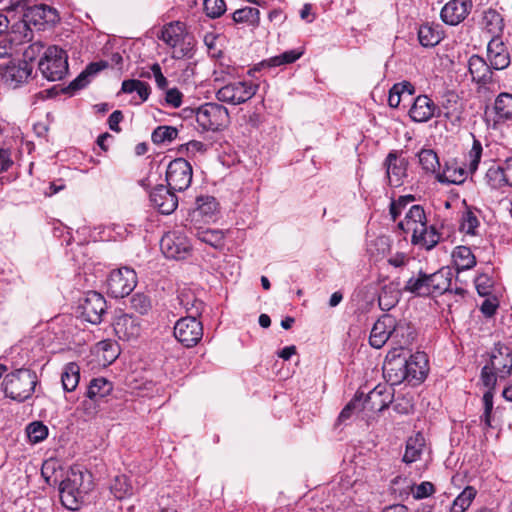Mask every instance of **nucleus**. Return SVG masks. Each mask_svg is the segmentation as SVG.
I'll use <instances>...</instances> for the list:
<instances>
[{
	"instance_id": "37998d69",
	"label": "nucleus",
	"mask_w": 512,
	"mask_h": 512,
	"mask_svg": "<svg viewBox=\"0 0 512 512\" xmlns=\"http://www.w3.org/2000/svg\"><path fill=\"white\" fill-rule=\"evenodd\" d=\"M121 92L131 94L133 92H136L138 96L140 97L141 101L144 102L148 99L150 95V86L148 83L130 79V80H124L122 82L121 86Z\"/></svg>"
},
{
	"instance_id": "4be33fe9",
	"label": "nucleus",
	"mask_w": 512,
	"mask_h": 512,
	"mask_svg": "<svg viewBox=\"0 0 512 512\" xmlns=\"http://www.w3.org/2000/svg\"><path fill=\"white\" fill-rule=\"evenodd\" d=\"M487 57L495 70H503L510 64V55L501 38L492 37L487 46Z\"/></svg>"
},
{
	"instance_id": "ddd939ff",
	"label": "nucleus",
	"mask_w": 512,
	"mask_h": 512,
	"mask_svg": "<svg viewBox=\"0 0 512 512\" xmlns=\"http://www.w3.org/2000/svg\"><path fill=\"white\" fill-rule=\"evenodd\" d=\"M406 365L407 356L400 352L399 349L394 348L388 352L383 365V373L386 380L392 386L407 381Z\"/></svg>"
},
{
	"instance_id": "5fc2aeb1",
	"label": "nucleus",
	"mask_w": 512,
	"mask_h": 512,
	"mask_svg": "<svg viewBox=\"0 0 512 512\" xmlns=\"http://www.w3.org/2000/svg\"><path fill=\"white\" fill-rule=\"evenodd\" d=\"M198 238L204 243L211 245L212 247H219L223 244L224 235L218 230H205L198 232Z\"/></svg>"
},
{
	"instance_id": "bb28decb",
	"label": "nucleus",
	"mask_w": 512,
	"mask_h": 512,
	"mask_svg": "<svg viewBox=\"0 0 512 512\" xmlns=\"http://www.w3.org/2000/svg\"><path fill=\"white\" fill-rule=\"evenodd\" d=\"M491 65L489 66L486 61L478 56L472 55L468 61L469 73L472 80L479 85H486L492 81Z\"/></svg>"
},
{
	"instance_id": "de8ad7c7",
	"label": "nucleus",
	"mask_w": 512,
	"mask_h": 512,
	"mask_svg": "<svg viewBox=\"0 0 512 512\" xmlns=\"http://www.w3.org/2000/svg\"><path fill=\"white\" fill-rule=\"evenodd\" d=\"M480 222L477 216L471 210H466L461 216L460 230L461 232L475 236L478 234L477 229Z\"/></svg>"
},
{
	"instance_id": "4c0bfd02",
	"label": "nucleus",
	"mask_w": 512,
	"mask_h": 512,
	"mask_svg": "<svg viewBox=\"0 0 512 512\" xmlns=\"http://www.w3.org/2000/svg\"><path fill=\"white\" fill-rule=\"evenodd\" d=\"M112 389V383L105 378H95L90 382L87 389V396L90 400L97 401L98 399L109 395Z\"/></svg>"
},
{
	"instance_id": "aec40b11",
	"label": "nucleus",
	"mask_w": 512,
	"mask_h": 512,
	"mask_svg": "<svg viewBox=\"0 0 512 512\" xmlns=\"http://www.w3.org/2000/svg\"><path fill=\"white\" fill-rule=\"evenodd\" d=\"M164 185L156 186L150 193V201L162 214H170L178 206L177 196Z\"/></svg>"
},
{
	"instance_id": "dca6fc26",
	"label": "nucleus",
	"mask_w": 512,
	"mask_h": 512,
	"mask_svg": "<svg viewBox=\"0 0 512 512\" xmlns=\"http://www.w3.org/2000/svg\"><path fill=\"white\" fill-rule=\"evenodd\" d=\"M106 308L107 306L104 297L96 291L87 292L83 302L80 304L83 318L92 324H98L101 322Z\"/></svg>"
},
{
	"instance_id": "7c9ffc66",
	"label": "nucleus",
	"mask_w": 512,
	"mask_h": 512,
	"mask_svg": "<svg viewBox=\"0 0 512 512\" xmlns=\"http://www.w3.org/2000/svg\"><path fill=\"white\" fill-rule=\"evenodd\" d=\"M443 37V32L438 25L426 23L420 26L418 30V39L423 47H433L437 45Z\"/></svg>"
},
{
	"instance_id": "423d86ee",
	"label": "nucleus",
	"mask_w": 512,
	"mask_h": 512,
	"mask_svg": "<svg viewBox=\"0 0 512 512\" xmlns=\"http://www.w3.org/2000/svg\"><path fill=\"white\" fill-rule=\"evenodd\" d=\"M39 70L44 78L49 81L62 80L68 73V56L58 46L48 47L41 60Z\"/></svg>"
},
{
	"instance_id": "09e8293b",
	"label": "nucleus",
	"mask_w": 512,
	"mask_h": 512,
	"mask_svg": "<svg viewBox=\"0 0 512 512\" xmlns=\"http://www.w3.org/2000/svg\"><path fill=\"white\" fill-rule=\"evenodd\" d=\"M304 53L303 49H293L289 51H285L284 53L272 57L267 61V64L269 66H280L283 64H290L294 63L296 60H298Z\"/></svg>"
},
{
	"instance_id": "1a4fd4ad",
	"label": "nucleus",
	"mask_w": 512,
	"mask_h": 512,
	"mask_svg": "<svg viewBox=\"0 0 512 512\" xmlns=\"http://www.w3.org/2000/svg\"><path fill=\"white\" fill-rule=\"evenodd\" d=\"M258 86L252 82L238 81L224 85L216 92L220 102L239 105L250 100L257 92Z\"/></svg>"
},
{
	"instance_id": "f03ea898",
	"label": "nucleus",
	"mask_w": 512,
	"mask_h": 512,
	"mask_svg": "<svg viewBox=\"0 0 512 512\" xmlns=\"http://www.w3.org/2000/svg\"><path fill=\"white\" fill-rule=\"evenodd\" d=\"M158 37L170 49L173 59L179 60L193 57L196 39L187 29L185 23L173 21L165 24Z\"/></svg>"
},
{
	"instance_id": "a878e982",
	"label": "nucleus",
	"mask_w": 512,
	"mask_h": 512,
	"mask_svg": "<svg viewBox=\"0 0 512 512\" xmlns=\"http://www.w3.org/2000/svg\"><path fill=\"white\" fill-rule=\"evenodd\" d=\"M436 109V105L428 96L419 95L409 110V116L414 122H427L435 116Z\"/></svg>"
},
{
	"instance_id": "338daca9",
	"label": "nucleus",
	"mask_w": 512,
	"mask_h": 512,
	"mask_svg": "<svg viewBox=\"0 0 512 512\" xmlns=\"http://www.w3.org/2000/svg\"><path fill=\"white\" fill-rule=\"evenodd\" d=\"M182 97V93L177 88H172L167 90L165 100L167 104L178 108L182 104Z\"/></svg>"
},
{
	"instance_id": "4d7b16f0",
	"label": "nucleus",
	"mask_w": 512,
	"mask_h": 512,
	"mask_svg": "<svg viewBox=\"0 0 512 512\" xmlns=\"http://www.w3.org/2000/svg\"><path fill=\"white\" fill-rule=\"evenodd\" d=\"M204 10L208 17L218 18L226 11L224 0H204Z\"/></svg>"
},
{
	"instance_id": "680f3d73",
	"label": "nucleus",
	"mask_w": 512,
	"mask_h": 512,
	"mask_svg": "<svg viewBox=\"0 0 512 512\" xmlns=\"http://www.w3.org/2000/svg\"><path fill=\"white\" fill-rule=\"evenodd\" d=\"M411 491L415 499H423L431 496L435 492V487L431 482L424 481L412 486Z\"/></svg>"
},
{
	"instance_id": "cd10ccee",
	"label": "nucleus",
	"mask_w": 512,
	"mask_h": 512,
	"mask_svg": "<svg viewBox=\"0 0 512 512\" xmlns=\"http://www.w3.org/2000/svg\"><path fill=\"white\" fill-rule=\"evenodd\" d=\"M403 290L416 296L426 297L432 295L429 274L420 271L406 282Z\"/></svg>"
},
{
	"instance_id": "f257e3e1",
	"label": "nucleus",
	"mask_w": 512,
	"mask_h": 512,
	"mask_svg": "<svg viewBox=\"0 0 512 512\" xmlns=\"http://www.w3.org/2000/svg\"><path fill=\"white\" fill-rule=\"evenodd\" d=\"M398 227L406 233L411 232V242L427 250L434 248L440 240L435 227L427 225L426 214L421 205H412L406 212L404 220L398 223Z\"/></svg>"
},
{
	"instance_id": "c9c22d12",
	"label": "nucleus",
	"mask_w": 512,
	"mask_h": 512,
	"mask_svg": "<svg viewBox=\"0 0 512 512\" xmlns=\"http://www.w3.org/2000/svg\"><path fill=\"white\" fill-rule=\"evenodd\" d=\"M432 295L443 294L449 290L451 285V273L447 270L440 269L435 273L429 274Z\"/></svg>"
},
{
	"instance_id": "473e14b6",
	"label": "nucleus",
	"mask_w": 512,
	"mask_h": 512,
	"mask_svg": "<svg viewBox=\"0 0 512 512\" xmlns=\"http://www.w3.org/2000/svg\"><path fill=\"white\" fill-rule=\"evenodd\" d=\"M482 27L492 37H499L504 28L503 18L500 13L494 9H488L483 13Z\"/></svg>"
},
{
	"instance_id": "b1692460",
	"label": "nucleus",
	"mask_w": 512,
	"mask_h": 512,
	"mask_svg": "<svg viewBox=\"0 0 512 512\" xmlns=\"http://www.w3.org/2000/svg\"><path fill=\"white\" fill-rule=\"evenodd\" d=\"M428 372V358L424 352H416L407 357L406 378L408 382H422Z\"/></svg>"
},
{
	"instance_id": "79ce46f5",
	"label": "nucleus",
	"mask_w": 512,
	"mask_h": 512,
	"mask_svg": "<svg viewBox=\"0 0 512 512\" xmlns=\"http://www.w3.org/2000/svg\"><path fill=\"white\" fill-rule=\"evenodd\" d=\"M424 446V438L421 434L408 439L403 461L406 463L415 462L421 455Z\"/></svg>"
},
{
	"instance_id": "052dcab7",
	"label": "nucleus",
	"mask_w": 512,
	"mask_h": 512,
	"mask_svg": "<svg viewBox=\"0 0 512 512\" xmlns=\"http://www.w3.org/2000/svg\"><path fill=\"white\" fill-rule=\"evenodd\" d=\"M0 4L3 10L19 13L21 16L29 8L28 0H0Z\"/></svg>"
},
{
	"instance_id": "a18cd8bd",
	"label": "nucleus",
	"mask_w": 512,
	"mask_h": 512,
	"mask_svg": "<svg viewBox=\"0 0 512 512\" xmlns=\"http://www.w3.org/2000/svg\"><path fill=\"white\" fill-rule=\"evenodd\" d=\"M111 493L121 500L133 494V487L125 475L116 476L110 486Z\"/></svg>"
},
{
	"instance_id": "2f4dec72",
	"label": "nucleus",
	"mask_w": 512,
	"mask_h": 512,
	"mask_svg": "<svg viewBox=\"0 0 512 512\" xmlns=\"http://www.w3.org/2000/svg\"><path fill=\"white\" fill-rule=\"evenodd\" d=\"M452 258L457 271L472 269L476 265V257L466 246H457L452 252Z\"/></svg>"
},
{
	"instance_id": "e433bc0d",
	"label": "nucleus",
	"mask_w": 512,
	"mask_h": 512,
	"mask_svg": "<svg viewBox=\"0 0 512 512\" xmlns=\"http://www.w3.org/2000/svg\"><path fill=\"white\" fill-rule=\"evenodd\" d=\"M497 122L512 120V95L501 93L497 96L494 104Z\"/></svg>"
},
{
	"instance_id": "8fccbe9b",
	"label": "nucleus",
	"mask_w": 512,
	"mask_h": 512,
	"mask_svg": "<svg viewBox=\"0 0 512 512\" xmlns=\"http://www.w3.org/2000/svg\"><path fill=\"white\" fill-rule=\"evenodd\" d=\"M26 433L30 442L39 443L47 438L48 427L40 421H35L27 426Z\"/></svg>"
},
{
	"instance_id": "13d9d810",
	"label": "nucleus",
	"mask_w": 512,
	"mask_h": 512,
	"mask_svg": "<svg viewBox=\"0 0 512 512\" xmlns=\"http://www.w3.org/2000/svg\"><path fill=\"white\" fill-rule=\"evenodd\" d=\"M482 156V145L479 140H473L472 148L468 154V169L471 173L475 172L480 163V159Z\"/></svg>"
},
{
	"instance_id": "a19ab883",
	"label": "nucleus",
	"mask_w": 512,
	"mask_h": 512,
	"mask_svg": "<svg viewBox=\"0 0 512 512\" xmlns=\"http://www.w3.org/2000/svg\"><path fill=\"white\" fill-rule=\"evenodd\" d=\"M476 489L467 486L453 501L450 512H465L476 496Z\"/></svg>"
},
{
	"instance_id": "f704fd0d",
	"label": "nucleus",
	"mask_w": 512,
	"mask_h": 512,
	"mask_svg": "<svg viewBox=\"0 0 512 512\" xmlns=\"http://www.w3.org/2000/svg\"><path fill=\"white\" fill-rule=\"evenodd\" d=\"M80 379V368L74 363L70 362L64 366L61 381L63 389L67 392H71L76 389Z\"/></svg>"
},
{
	"instance_id": "58836bf2",
	"label": "nucleus",
	"mask_w": 512,
	"mask_h": 512,
	"mask_svg": "<svg viewBox=\"0 0 512 512\" xmlns=\"http://www.w3.org/2000/svg\"><path fill=\"white\" fill-rule=\"evenodd\" d=\"M180 305L186 310L189 316H193L197 319L200 316L204 304L201 300L197 299L192 292L183 291L179 297Z\"/></svg>"
},
{
	"instance_id": "f3484780",
	"label": "nucleus",
	"mask_w": 512,
	"mask_h": 512,
	"mask_svg": "<svg viewBox=\"0 0 512 512\" xmlns=\"http://www.w3.org/2000/svg\"><path fill=\"white\" fill-rule=\"evenodd\" d=\"M33 72L32 65L26 61L11 62L2 72V80L10 88H17L26 83Z\"/></svg>"
},
{
	"instance_id": "4468645a",
	"label": "nucleus",
	"mask_w": 512,
	"mask_h": 512,
	"mask_svg": "<svg viewBox=\"0 0 512 512\" xmlns=\"http://www.w3.org/2000/svg\"><path fill=\"white\" fill-rule=\"evenodd\" d=\"M57 11L47 5L41 4L29 7L22 16V22L25 27L31 29V26L37 29H43L46 24H54L58 21Z\"/></svg>"
},
{
	"instance_id": "a211bd4d",
	"label": "nucleus",
	"mask_w": 512,
	"mask_h": 512,
	"mask_svg": "<svg viewBox=\"0 0 512 512\" xmlns=\"http://www.w3.org/2000/svg\"><path fill=\"white\" fill-rule=\"evenodd\" d=\"M472 0H450L441 9L440 17L448 25H458L471 12Z\"/></svg>"
},
{
	"instance_id": "774afa93",
	"label": "nucleus",
	"mask_w": 512,
	"mask_h": 512,
	"mask_svg": "<svg viewBox=\"0 0 512 512\" xmlns=\"http://www.w3.org/2000/svg\"><path fill=\"white\" fill-rule=\"evenodd\" d=\"M497 307L498 304L495 299H485L480 310L485 316L491 317L495 314Z\"/></svg>"
},
{
	"instance_id": "e2e57ef3",
	"label": "nucleus",
	"mask_w": 512,
	"mask_h": 512,
	"mask_svg": "<svg viewBox=\"0 0 512 512\" xmlns=\"http://www.w3.org/2000/svg\"><path fill=\"white\" fill-rule=\"evenodd\" d=\"M475 287L479 295L487 296L492 288V280L486 274H481L475 279Z\"/></svg>"
},
{
	"instance_id": "39448f33",
	"label": "nucleus",
	"mask_w": 512,
	"mask_h": 512,
	"mask_svg": "<svg viewBox=\"0 0 512 512\" xmlns=\"http://www.w3.org/2000/svg\"><path fill=\"white\" fill-rule=\"evenodd\" d=\"M37 376L28 369L16 370L4 378V393L7 397L22 402L34 392Z\"/></svg>"
},
{
	"instance_id": "603ef678",
	"label": "nucleus",
	"mask_w": 512,
	"mask_h": 512,
	"mask_svg": "<svg viewBox=\"0 0 512 512\" xmlns=\"http://www.w3.org/2000/svg\"><path fill=\"white\" fill-rule=\"evenodd\" d=\"M361 396L356 394L355 397L340 412L337 424H343L351 418L355 411L361 409Z\"/></svg>"
},
{
	"instance_id": "69168bd1",
	"label": "nucleus",
	"mask_w": 512,
	"mask_h": 512,
	"mask_svg": "<svg viewBox=\"0 0 512 512\" xmlns=\"http://www.w3.org/2000/svg\"><path fill=\"white\" fill-rule=\"evenodd\" d=\"M403 87H405V85H393L390 89L388 96V104L390 107L397 108L399 106L400 102L404 98L403 95L399 92L402 91Z\"/></svg>"
},
{
	"instance_id": "6ab92c4d",
	"label": "nucleus",
	"mask_w": 512,
	"mask_h": 512,
	"mask_svg": "<svg viewBox=\"0 0 512 512\" xmlns=\"http://www.w3.org/2000/svg\"><path fill=\"white\" fill-rule=\"evenodd\" d=\"M393 400V390L386 384H378L365 397L362 408L370 411L381 412L389 406Z\"/></svg>"
},
{
	"instance_id": "c85d7f7f",
	"label": "nucleus",
	"mask_w": 512,
	"mask_h": 512,
	"mask_svg": "<svg viewBox=\"0 0 512 512\" xmlns=\"http://www.w3.org/2000/svg\"><path fill=\"white\" fill-rule=\"evenodd\" d=\"M392 330L391 341L399 346L398 349L400 352H402L404 347L409 346L415 338V332L413 328L406 322L396 323L394 317Z\"/></svg>"
},
{
	"instance_id": "c03bdc74",
	"label": "nucleus",
	"mask_w": 512,
	"mask_h": 512,
	"mask_svg": "<svg viewBox=\"0 0 512 512\" xmlns=\"http://www.w3.org/2000/svg\"><path fill=\"white\" fill-rule=\"evenodd\" d=\"M419 164L427 173H438L440 162L437 154L431 149H422L419 154Z\"/></svg>"
},
{
	"instance_id": "bf43d9fd",
	"label": "nucleus",
	"mask_w": 512,
	"mask_h": 512,
	"mask_svg": "<svg viewBox=\"0 0 512 512\" xmlns=\"http://www.w3.org/2000/svg\"><path fill=\"white\" fill-rule=\"evenodd\" d=\"M493 389L489 388L483 395L484 413L481 417V421L484 422L487 428L491 427V413L493 410Z\"/></svg>"
},
{
	"instance_id": "3c124183",
	"label": "nucleus",
	"mask_w": 512,
	"mask_h": 512,
	"mask_svg": "<svg viewBox=\"0 0 512 512\" xmlns=\"http://www.w3.org/2000/svg\"><path fill=\"white\" fill-rule=\"evenodd\" d=\"M178 130L173 126H159L152 133V141L155 144L171 142L176 139Z\"/></svg>"
},
{
	"instance_id": "0eeeda50",
	"label": "nucleus",
	"mask_w": 512,
	"mask_h": 512,
	"mask_svg": "<svg viewBox=\"0 0 512 512\" xmlns=\"http://www.w3.org/2000/svg\"><path fill=\"white\" fill-rule=\"evenodd\" d=\"M196 121L203 130L218 131L229 123L228 110L221 104L209 102L195 111Z\"/></svg>"
},
{
	"instance_id": "c756f323",
	"label": "nucleus",
	"mask_w": 512,
	"mask_h": 512,
	"mask_svg": "<svg viewBox=\"0 0 512 512\" xmlns=\"http://www.w3.org/2000/svg\"><path fill=\"white\" fill-rule=\"evenodd\" d=\"M436 179L443 184H461L466 179V171L455 161L448 162L442 171H438Z\"/></svg>"
},
{
	"instance_id": "2eb2a0df",
	"label": "nucleus",
	"mask_w": 512,
	"mask_h": 512,
	"mask_svg": "<svg viewBox=\"0 0 512 512\" xmlns=\"http://www.w3.org/2000/svg\"><path fill=\"white\" fill-rule=\"evenodd\" d=\"M112 326L116 336L123 341L137 339L142 331L139 318L122 312L115 315Z\"/></svg>"
},
{
	"instance_id": "6e6552de",
	"label": "nucleus",
	"mask_w": 512,
	"mask_h": 512,
	"mask_svg": "<svg viewBox=\"0 0 512 512\" xmlns=\"http://www.w3.org/2000/svg\"><path fill=\"white\" fill-rule=\"evenodd\" d=\"M136 285V272L129 267H121L113 270L107 280L108 292L114 298L128 296Z\"/></svg>"
},
{
	"instance_id": "6e6d98bb",
	"label": "nucleus",
	"mask_w": 512,
	"mask_h": 512,
	"mask_svg": "<svg viewBox=\"0 0 512 512\" xmlns=\"http://www.w3.org/2000/svg\"><path fill=\"white\" fill-rule=\"evenodd\" d=\"M415 200L412 195L400 196L397 200H394L390 204V214L395 221L401 213L405 210V208L411 204Z\"/></svg>"
},
{
	"instance_id": "9b49d317",
	"label": "nucleus",
	"mask_w": 512,
	"mask_h": 512,
	"mask_svg": "<svg viewBox=\"0 0 512 512\" xmlns=\"http://www.w3.org/2000/svg\"><path fill=\"white\" fill-rule=\"evenodd\" d=\"M175 338L185 347L195 346L203 337V326L193 316L180 318L174 326Z\"/></svg>"
},
{
	"instance_id": "20e7f679",
	"label": "nucleus",
	"mask_w": 512,
	"mask_h": 512,
	"mask_svg": "<svg viewBox=\"0 0 512 512\" xmlns=\"http://www.w3.org/2000/svg\"><path fill=\"white\" fill-rule=\"evenodd\" d=\"M512 372V348L498 343L490 354V361L482 368L481 379L487 388H495L497 380L507 378Z\"/></svg>"
},
{
	"instance_id": "72a5a7b5",
	"label": "nucleus",
	"mask_w": 512,
	"mask_h": 512,
	"mask_svg": "<svg viewBox=\"0 0 512 512\" xmlns=\"http://www.w3.org/2000/svg\"><path fill=\"white\" fill-rule=\"evenodd\" d=\"M107 66L108 63L105 61L90 63L86 69L82 71L80 75L70 83L69 89L78 90L85 87L90 82L91 77L95 76L98 72L105 69Z\"/></svg>"
},
{
	"instance_id": "9d476101",
	"label": "nucleus",
	"mask_w": 512,
	"mask_h": 512,
	"mask_svg": "<svg viewBox=\"0 0 512 512\" xmlns=\"http://www.w3.org/2000/svg\"><path fill=\"white\" fill-rule=\"evenodd\" d=\"M166 181L170 189L174 191L186 190L192 181V167L183 158L171 161L166 170Z\"/></svg>"
},
{
	"instance_id": "7ed1b4c3",
	"label": "nucleus",
	"mask_w": 512,
	"mask_h": 512,
	"mask_svg": "<svg viewBox=\"0 0 512 512\" xmlns=\"http://www.w3.org/2000/svg\"><path fill=\"white\" fill-rule=\"evenodd\" d=\"M92 488L91 475L71 469L59 486L60 500L69 510H77Z\"/></svg>"
},
{
	"instance_id": "412c9836",
	"label": "nucleus",
	"mask_w": 512,
	"mask_h": 512,
	"mask_svg": "<svg viewBox=\"0 0 512 512\" xmlns=\"http://www.w3.org/2000/svg\"><path fill=\"white\" fill-rule=\"evenodd\" d=\"M389 185L398 187L407 176V161L399 158L396 152H390L384 162Z\"/></svg>"
},
{
	"instance_id": "ea45409f",
	"label": "nucleus",
	"mask_w": 512,
	"mask_h": 512,
	"mask_svg": "<svg viewBox=\"0 0 512 512\" xmlns=\"http://www.w3.org/2000/svg\"><path fill=\"white\" fill-rule=\"evenodd\" d=\"M485 181L492 189H500L508 185L505 165L503 167L497 165L491 166L485 174Z\"/></svg>"
},
{
	"instance_id": "5701e85b",
	"label": "nucleus",
	"mask_w": 512,
	"mask_h": 512,
	"mask_svg": "<svg viewBox=\"0 0 512 512\" xmlns=\"http://www.w3.org/2000/svg\"><path fill=\"white\" fill-rule=\"evenodd\" d=\"M393 329V316L383 315L373 325L369 342L374 348H382L391 339Z\"/></svg>"
},
{
	"instance_id": "393cba45",
	"label": "nucleus",
	"mask_w": 512,
	"mask_h": 512,
	"mask_svg": "<svg viewBox=\"0 0 512 512\" xmlns=\"http://www.w3.org/2000/svg\"><path fill=\"white\" fill-rule=\"evenodd\" d=\"M196 205L191 213V220L194 222L208 223L214 219L218 212V203L212 196L198 197Z\"/></svg>"
},
{
	"instance_id": "864d4df0",
	"label": "nucleus",
	"mask_w": 512,
	"mask_h": 512,
	"mask_svg": "<svg viewBox=\"0 0 512 512\" xmlns=\"http://www.w3.org/2000/svg\"><path fill=\"white\" fill-rule=\"evenodd\" d=\"M150 299L141 293H136L131 298V308L141 315H146L151 310Z\"/></svg>"
},
{
	"instance_id": "49530a36",
	"label": "nucleus",
	"mask_w": 512,
	"mask_h": 512,
	"mask_svg": "<svg viewBox=\"0 0 512 512\" xmlns=\"http://www.w3.org/2000/svg\"><path fill=\"white\" fill-rule=\"evenodd\" d=\"M232 18L235 23H248L251 25H257L260 20V12L257 8L244 7L237 9L232 14Z\"/></svg>"
},
{
	"instance_id": "f8f14e48",
	"label": "nucleus",
	"mask_w": 512,
	"mask_h": 512,
	"mask_svg": "<svg viewBox=\"0 0 512 512\" xmlns=\"http://www.w3.org/2000/svg\"><path fill=\"white\" fill-rule=\"evenodd\" d=\"M160 248L166 258L180 260L189 255L190 242L183 233L170 231L161 238Z\"/></svg>"
},
{
	"instance_id": "0e129e2a",
	"label": "nucleus",
	"mask_w": 512,
	"mask_h": 512,
	"mask_svg": "<svg viewBox=\"0 0 512 512\" xmlns=\"http://www.w3.org/2000/svg\"><path fill=\"white\" fill-rule=\"evenodd\" d=\"M44 49V44L41 41H35L30 44L24 51V58L26 61H33L41 54Z\"/></svg>"
}]
</instances>
